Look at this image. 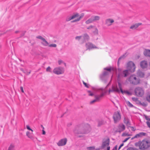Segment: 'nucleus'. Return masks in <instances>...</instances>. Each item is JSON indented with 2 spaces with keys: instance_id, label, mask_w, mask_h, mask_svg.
I'll return each mask as SVG.
<instances>
[{
  "instance_id": "nucleus-1",
  "label": "nucleus",
  "mask_w": 150,
  "mask_h": 150,
  "mask_svg": "<svg viewBox=\"0 0 150 150\" xmlns=\"http://www.w3.org/2000/svg\"><path fill=\"white\" fill-rule=\"evenodd\" d=\"M127 65V69L123 71L122 72H120L118 75L120 73H122L123 75V77H125L128 74V71L131 72H134L135 71V65L132 62H129Z\"/></svg>"
},
{
  "instance_id": "nucleus-2",
  "label": "nucleus",
  "mask_w": 150,
  "mask_h": 150,
  "mask_svg": "<svg viewBox=\"0 0 150 150\" xmlns=\"http://www.w3.org/2000/svg\"><path fill=\"white\" fill-rule=\"evenodd\" d=\"M104 70H107L108 71H105L100 75V77L101 80L102 81H106L108 79V75L109 74V72H110L111 71H114V69L112 67H106L104 68Z\"/></svg>"
},
{
  "instance_id": "nucleus-3",
  "label": "nucleus",
  "mask_w": 150,
  "mask_h": 150,
  "mask_svg": "<svg viewBox=\"0 0 150 150\" xmlns=\"http://www.w3.org/2000/svg\"><path fill=\"white\" fill-rule=\"evenodd\" d=\"M123 77V75L122 73L119 74L117 76V82L118 83L119 88L120 89V92L122 93H125L128 95H131L132 93L127 91H123L122 89V85L121 83V79Z\"/></svg>"
},
{
  "instance_id": "nucleus-4",
  "label": "nucleus",
  "mask_w": 150,
  "mask_h": 150,
  "mask_svg": "<svg viewBox=\"0 0 150 150\" xmlns=\"http://www.w3.org/2000/svg\"><path fill=\"white\" fill-rule=\"evenodd\" d=\"M140 144L139 147V148L142 149L144 150L147 149L150 145V143L148 141L146 140H143L141 142H139L138 143L136 144Z\"/></svg>"
},
{
  "instance_id": "nucleus-5",
  "label": "nucleus",
  "mask_w": 150,
  "mask_h": 150,
  "mask_svg": "<svg viewBox=\"0 0 150 150\" xmlns=\"http://www.w3.org/2000/svg\"><path fill=\"white\" fill-rule=\"evenodd\" d=\"M129 81L131 83L134 85L139 84L140 81L139 79L137 78L135 75L131 76L129 79Z\"/></svg>"
},
{
  "instance_id": "nucleus-6",
  "label": "nucleus",
  "mask_w": 150,
  "mask_h": 150,
  "mask_svg": "<svg viewBox=\"0 0 150 150\" xmlns=\"http://www.w3.org/2000/svg\"><path fill=\"white\" fill-rule=\"evenodd\" d=\"M135 95L139 97H142L144 94V90L142 87H138L134 89Z\"/></svg>"
},
{
  "instance_id": "nucleus-7",
  "label": "nucleus",
  "mask_w": 150,
  "mask_h": 150,
  "mask_svg": "<svg viewBox=\"0 0 150 150\" xmlns=\"http://www.w3.org/2000/svg\"><path fill=\"white\" fill-rule=\"evenodd\" d=\"M88 131H84L83 130L82 126L81 125H77L75 127L74 130V133L76 134H84L88 132Z\"/></svg>"
},
{
  "instance_id": "nucleus-8",
  "label": "nucleus",
  "mask_w": 150,
  "mask_h": 150,
  "mask_svg": "<svg viewBox=\"0 0 150 150\" xmlns=\"http://www.w3.org/2000/svg\"><path fill=\"white\" fill-rule=\"evenodd\" d=\"M118 84V83H117ZM120 92V89L119 88L118 85H117V83L113 84L111 89H110L109 90V93L112 92H115L117 93H119Z\"/></svg>"
},
{
  "instance_id": "nucleus-9",
  "label": "nucleus",
  "mask_w": 150,
  "mask_h": 150,
  "mask_svg": "<svg viewBox=\"0 0 150 150\" xmlns=\"http://www.w3.org/2000/svg\"><path fill=\"white\" fill-rule=\"evenodd\" d=\"M26 128L28 130H30L31 132L27 131L26 132V135L29 138L31 139H34V137L33 136V130L30 128V127L29 125H26Z\"/></svg>"
},
{
  "instance_id": "nucleus-10",
  "label": "nucleus",
  "mask_w": 150,
  "mask_h": 150,
  "mask_svg": "<svg viewBox=\"0 0 150 150\" xmlns=\"http://www.w3.org/2000/svg\"><path fill=\"white\" fill-rule=\"evenodd\" d=\"M53 72L55 74L59 75L60 74L64 72V70L63 68L59 67L55 68L53 70Z\"/></svg>"
},
{
  "instance_id": "nucleus-11",
  "label": "nucleus",
  "mask_w": 150,
  "mask_h": 150,
  "mask_svg": "<svg viewBox=\"0 0 150 150\" xmlns=\"http://www.w3.org/2000/svg\"><path fill=\"white\" fill-rule=\"evenodd\" d=\"M113 118L115 123L119 121L121 118L120 113L118 112H115L113 115Z\"/></svg>"
},
{
  "instance_id": "nucleus-12",
  "label": "nucleus",
  "mask_w": 150,
  "mask_h": 150,
  "mask_svg": "<svg viewBox=\"0 0 150 150\" xmlns=\"http://www.w3.org/2000/svg\"><path fill=\"white\" fill-rule=\"evenodd\" d=\"M85 46L87 48L86 50H90L93 49L98 48L95 45L91 42H88L86 44Z\"/></svg>"
},
{
  "instance_id": "nucleus-13",
  "label": "nucleus",
  "mask_w": 150,
  "mask_h": 150,
  "mask_svg": "<svg viewBox=\"0 0 150 150\" xmlns=\"http://www.w3.org/2000/svg\"><path fill=\"white\" fill-rule=\"evenodd\" d=\"M67 142V139L66 138H64L61 139L57 143L58 146H64L66 145Z\"/></svg>"
},
{
  "instance_id": "nucleus-14",
  "label": "nucleus",
  "mask_w": 150,
  "mask_h": 150,
  "mask_svg": "<svg viewBox=\"0 0 150 150\" xmlns=\"http://www.w3.org/2000/svg\"><path fill=\"white\" fill-rule=\"evenodd\" d=\"M125 129V126L123 124H120L118 126L117 129L116 131L120 133L124 131Z\"/></svg>"
},
{
  "instance_id": "nucleus-15",
  "label": "nucleus",
  "mask_w": 150,
  "mask_h": 150,
  "mask_svg": "<svg viewBox=\"0 0 150 150\" xmlns=\"http://www.w3.org/2000/svg\"><path fill=\"white\" fill-rule=\"evenodd\" d=\"M146 133L143 132H141L139 133L136 134L134 137H132L131 139L132 140L134 139L137 138L138 139L139 138L142 137L146 135Z\"/></svg>"
},
{
  "instance_id": "nucleus-16",
  "label": "nucleus",
  "mask_w": 150,
  "mask_h": 150,
  "mask_svg": "<svg viewBox=\"0 0 150 150\" xmlns=\"http://www.w3.org/2000/svg\"><path fill=\"white\" fill-rule=\"evenodd\" d=\"M110 143V140L109 139H108L104 141L102 143V148H104L106 147L109 146Z\"/></svg>"
},
{
  "instance_id": "nucleus-17",
  "label": "nucleus",
  "mask_w": 150,
  "mask_h": 150,
  "mask_svg": "<svg viewBox=\"0 0 150 150\" xmlns=\"http://www.w3.org/2000/svg\"><path fill=\"white\" fill-rule=\"evenodd\" d=\"M114 22V20L111 18H108L106 20L105 24L108 26L111 25Z\"/></svg>"
},
{
  "instance_id": "nucleus-18",
  "label": "nucleus",
  "mask_w": 150,
  "mask_h": 150,
  "mask_svg": "<svg viewBox=\"0 0 150 150\" xmlns=\"http://www.w3.org/2000/svg\"><path fill=\"white\" fill-rule=\"evenodd\" d=\"M147 62L145 61H142L140 64V66L142 68L146 67L147 66Z\"/></svg>"
},
{
  "instance_id": "nucleus-19",
  "label": "nucleus",
  "mask_w": 150,
  "mask_h": 150,
  "mask_svg": "<svg viewBox=\"0 0 150 150\" xmlns=\"http://www.w3.org/2000/svg\"><path fill=\"white\" fill-rule=\"evenodd\" d=\"M141 24L142 23H136L131 26L130 28L132 29H135L137 28L139 25Z\"/></svg>"
},
{
  "instance_id": "nucleus-20",
  "label": "nucleus",
  "mask_w": 150,
  "mask_h": 150,
  "mask_svg": "<svg viewBox=\"0 0 150 150\" xmlns=\"http://www.w3.org/2000/svg\"><path fill=\"white\" fill-rule=\"evenodd\" d=\"M144 54L145 56L150 57V50L145 49Z\"/></svg>"
},
{
  "instance_id": "nucleus-21",
  "label": "nucleus",
  "mask_w": 150,
  "mask_h": 150,
  "mask_svg": "<svg viewBox=\"0 0 150 150\" xmlns=\"http://www.w3.org/2000/svg\"><path fill=\"white\" fill-rule=\"evenodd\" d=\"M124 122L127 126H129L130 125L129 120L127 118H124Z\"/></svg>"
},
{
  "instance_id": "nucleus-22",
  "label": "nucleus",
  "mask_w": 150,
  "mask_h": 150,
  "mask_svg": "<svg viewBox=\"0 0 150 150\" xmlns=\"http://www.w3.org/2000/svg\"><path fill=\"white\" fill-rule=\"evenodd\" d=\"M104 93H102L99 95H96L95 96V98L98 101H99L100 99L103 96Z\"/></svg>"
},
{
  "instance_id": "nucleus-23",
  "label": "nucleus",
  "mask_w": 150,
  "mask_h": 150,
  "mask_svg": "<svg viewBox=\"0 0 150 150\" xmlns=\"http://www.w3.org/2000/svg\"><path fill=\"white\" fill-rule=\"evenodd\" d=\"M92 17L94 22L98 21L100 19V17L97 16H93Z\"/></svg>"
},
{
  "instance_id": "nucleus-24",
  "label": "nucleus",
  "mask_w": 150,
  "mask_h": 150,
  "mask_svg": "<svg viewBox=\"0 0 150 150\" xmlns=\"http://www.w3.org/2000/svg\"><path fill=\"white\" fill-rule=\"evenodd\" d=\"M83 37L84 41H88L89 39V35L86 33H85L83 35Z\"/></svg>"
},
{
  "instance_id": "nucleus-25",
  "label": "nucleus",
  "mask_w": 150,
  "mask_h": 150,
  "mask_svg": "<svg viewBox=\"0 0 150 150\" xmlns=\"http://www.w3.org/2000/svg\"><path fill=\"white\" fill-rule=\"evenodd\" d=\"M42 41V42L41 43L43 45L45 46H47L48 45V43L44 38H43Z\"/></svg>"
},
{
  "instance_id": "nucleus-26",
  "label": "nucleus",
  "mask_w": 150,
  "mask_h": 150,
  "mask_svg": "<svg viewBox=\"0 0 150 150\" xmlns=\"http://www.w3.org/2000/svg\"><path fill=\"white\" fill-rule=\"evenodd\" d=\"M137 74L138 76L141 77H143L144 76V73L140 70L138 71Z\"/></svg>"
},
{
  "instance_id": "nucleus-27",
  "label": "nucleus",
  "mask_w": 150,
  "mask_h": 150,
  "mask_svg": "<svg viewBox=\"0 0 150 150\" xmlns=\"http://www.w3.org/2000/svg\"><path fill=\"white\" fill-rule=\"evenodd\" d=\"M93 19L92 17H91L90 18L88 19L86 21V24H89L90 23H92L93 22Z\"/></svg>"
},
{
  "instance_id": "nucleus-28",
  "label": "nucleus",
  "mask_w": 150,
  "mask_h": 150,
  "mask_svg": "<svg viewBox=\"0 0 150 150\" xmlns=\"http://www.w3.org/2000/svg\"><path fill=\"white\" fill-rule=\"evenodd\" d=\"M8 150H15L14 145L11 144L9 147Z\"/></svg>"
},
{
  "instance_id": "nucleus-29",
  "label": "nucleus",
  "mask_w": 150,
  "mask_h": 150,
  "mask_svg": "<svg viewBox=\"0 0 150 150\" xmlns=\"http://www.w3.org/2000/svg\"><path fill=\"white\" fill-rule=\"evenodd\" d=\"M93 33L95 35H97L98 34V30L96 28H94L93 30Z\"/></svg>"
},
{
  "instance_id": "nucleus-30",
  "label": "nucleus",
  "mask_w": 150,
  "mask_h": 150,
  "mask_svg": "<svg viewBox=\"0 0 150 150\" xmlns=\"http://www.w3.org/2000/svg\"><path fill=\"white\" fill-rule=\"evenodd\" d=\"M83 16H84V14H83L81 16H80L79 18L72 21V22H77V21H79L81 19V18H82V17Z\"/></svg>"
},
{
  "instance_id": "nucleus-31",
  "label": "nucleus",
  "mask_w": 150,
  "mask_h": 150,
  "mask_svg": "<svg viewBox=\"0 0 150 150\" xmlns=\"http://www.w3.org/2000/svg\"><path fill=\"white\" fill-rule=\"evenodd\" d=\"M104 124V122L103 121L101 120L98 122V126H100Z\"/></svg>"
},
{
  "instance_id": "nucleus-32",
  "label": "nucleus",
  "mask_w": 150,
  "mask_h": 150,
  "mask_svg": "<svg viewBox=\"0 0 150 150\" xmlns=\"http://www.w3.org/2000/svg\"><path fill=\"white\" fill-rule=\"evenodd\" d=\"M126 103L127 105L130 107H133L134 106L129 101H128L126 102Z\"/></svg>"
},
{
  "instance_id": "nucleus-33",
  "label": "nucleus",
  "mask_w": 150,
  "mask_h": 150,
  "mask_svg": "<svg viewBox=\"0 0 150 150\" xmlns=\"http://www.w3.org/2000/svg\"><path fill=\"white\" fill-rule=\"evenodd\" d=\"M79 15L78 13H76L73 15L71 16V19H74L77 17H78L79 16Z\"/></svg>"
},
{
  "instance_id": "nucleus-34",
  "label": "nucleus",
  "mask_w": 150,
  "mask_h": 150,
  "mask_svg": "<svg viewBox=\"0 0 150 150\" xmlns=\"http://www.w3.org/2000/svg\"><path fill=\"white\" fill-rule=\"evenodd\" d=\"M88 150H94L95 149V147L94 146H91L87 148Z\"/></svg>"
},
{
  "instance_id": "nucleus-35",
  "label": "nucleus",
  "mask_w": 150,
  "mask_h": 150,
  "mask_svg": "<svg viewBox=\"0 0 150 150\" xmlns=\"http://www.w3.org/2000/svg\"><path fill=\"white\" fill-rule=\"evenodd\" d=\"M130 135H131L130 134H129L127 133H122V136L123 137H125V136H130Z\"/></svg>"
},
{
  "instance_id": "nucleus-36",
  "label": "nucleus",
  "mask_w": 150,
  "mask_h": 150,
  "mask_svg": "<svg viewBox=\"0 0 150 150\" xmlns=\"http://www.w3.org/2000/svg\"><path fill=\"white\" fill-rule=\"evenodd\" d=\"M46 71L47 72H52L51 68L50 67H48L46 69Z\"/></svg>"
},
{
  "instance_id": "nucleus-37",
  "label": "nucleus",
  "mask_w": 150,
  "mask_h": 150,
  "mask_svg": "<svg viewBox=\"0 0 150 150\" xmlns=\"http://www.w3.org/2000/svg\"><path fill=\"white\" fill-rule=\"evenodd\" d=\"M132 99L133 101H135V102H137L138 101H139L138 100V99L136 98L132 97Z\"/></svg>"
},
{
  "instance_id": "nucleus-38",
  "label": "nucleus",
  "mask_w": 150,
  "mask_h": 150,
  "mask_svg": "<svg viewBox=\"0 0 150 150\" xmlns=\"http://www.w3.org/2000/svg\"><path fill=\"white\" fill-rule=\"evenodd\" d=\"M49 46L50 47H55L57 46V45L56 44H52L50 45Z\"/></svg>"
},
{
  "instance_id": "nucleus-39",
  "label": "nucleus",
  "mask_w": 150,
  "mask_h": 150,
  "mask_svg": "<svg viewBox=\"0 0 150 150\" xmlns=\"http://www.w3.org/2000/svg\"><path fill=\"white\" fill-rule=\"evenodd\" d=\"M71 16H68L66 19V21H69L71 20V19H71Z\"/></svg>"
},
{
  "instance_id": "nucleus-40",
  "label": "nucleus",
  "mask_w": 150,
  "mask_h": 150,
  "mask_svg": "<svg viewBox=\"0 0 150 150\" xmlns=\"http://www.w3.org/2000/svg\"><path fill=\"white\" fill-rule=\"evenodd\" d=\"M88 95L89 96H92L93 95V94L90 91H88Z\"/></svg>"
},
{
  "instance_id": "nucleus-41",
  "label": "nucleus",
  "mask_w": 150,
  "mask_h": 150,
  "mask_svg": "<svg viewBox=\"0 0 150 150\" xmlns=\"http://www.w3.org/2000/svg\"><path fill=\"white\" fill-rule=\"evenodd\" d=\"M146 99L148 101L150 102V95L147 96L146 97Z\"/></svg>"
},
{
  "instance_id": "nucleus-42",
  "label": "nucleus",
  "mask_w": 150,
  "mask_h": 150,
  "mask_svg": "<svg viewBox=\"0 0 150 150\" xmlns=\"http://www.w3.org/2000/svg\"><path fill=\"white\" fill-rule=\"evenodd\" d=\"M36 38H38V39H41V40H42L44 38L42 37L41 36H37L36 37Z\"/></svg>"
},
{
  "instance_id": "nucleus-43",
  "label": "nucleus",
  "mask_w": 150,
  "mask_h": 150,
  "mask_svg": "<svg viewBox=\"0 0 150 150\" xmlns=\"http://www.w3.org/2000/svg\"><path fill=\"white\" fill-rule=\"evenodd\" d=\"M94 28V26L92 25H90L87 28V29H93Z\"/></svg>"
},
{
  "instance_id": "nucleus-44",
  "label": "nucleus",
  "mask_w": 150,
  "mask_h": 150,
  "mask_svg": "<svg viewBox=\"0 0 150 150\" xmlns=\"http://www.w3.org/2000/svg\"><path fill=\"white\" fill-rule=\"evenodd\" d=\"M83 82L86 87L87 88L89 87L88 85V84H87L86 83H85L84 81H83Z\"/></svg>"
},
{
  "instance_id": "nucleus-45",
  "label": "nucleus",
  "mask_w": 150,
  "mask_h": 150,
  "mask_svg": "<svg viewBox=\"0 0 150 150\" xmlns=\"http://www.w3.org/2000/svg\"><path fill=\"white\" fill-rule=\"evenodd\" d=\"M81 36H76L75 37V39L76 40H79L80 39H81Z\"/></svg>"
},
{
  "instance_id": "nucleus-46",
  "label": "nucleus",
  "mask_w": 150,
  "mask_h": 150,
  "mask_svg": "<svg viewBox=\"0 0 150 150\" xmlns=\"http://www.w3.org/2000/svg\"><path fill=\"white\" fill-rule=\"evenodd\" d=\"M131 129L132 131H135L136 130V128L133 127H129Z\"/></svg>"
},
{
  "instance_id": "nucleus-47",
  "label": "nucleus",
  "mask_w": 150,
  "mask_h": 150,
  "mask_svg": "<svg viewBox=\"0 0 150 150\" xmlns=\"http://www.w3.org/2000/svg\"><path fill=\"white\" fill-rule=\"evenodd\" d=\"M96 101H98L95 98V99L91 101V102H90V103L91 104H92V103H93L95 102H96Z\"/></svg>"
},
{
  "instance_id": "nucleus-48",
  "label": "nucleus",
  "mask_w": 150,
  "mask_h": 150,
  "mask_svg": "<svg viewBox=\"0 0 150 150\" xmlns=\"http://www.w3.org/2000/svg\"><path fill=\"white\" fill-rule=\"evenodd\" d=\"M146 123L148 127L150 128V122L149 121H147Z\"/></svg>"
},
{
  "instance_id": "nucleus-49",
  "label": "nucleus",
  "mask_w": 150,
  "mask_h": 150,
  "mask_svg": "<svg viewBox=\"0 0 150 150\" xmlns=\"http://www.w3.org/2000/svg\"><path fill=\"white\" fill-rule=\"evenodd\" d=\"M63 62V61L61 60H59L58 61V63L59 65H60Z\"/></svg>"
},
{
  "instance_id": "nucleus-50",
  "label": "nucleus",
  "mask_w": 150,
  "mask_h": 150,
  "mask_svg": "<svg viewBox=\"0 0 150 150\" xmlns=\"http://www.w3.org/2000/svg\"><path fill=\"white\" fill-rule=\"evenodd\" d=\"M130 138V137H128V138H126L125 140L123 141V142H125L127 141V140H128L129 138Z\"/></svg>"
},
{
  "instance_id": "nucleus-51",
  "label": "nucleus",
  "mask_w": 150,
  "mask_h": 150,
  "mask_svg": "<svg viewBox=\"0 0 150 150\" xmlns=\"http://www.w3.org/2000/svg\"><path fill=\"white\" fill-rule=\"evenodd\" d=\"M123 145H124L123 143H122L120 145V146L119 147L118 150H119L120 149V148L123 146Z\"/></svg>"
},
{
  "instance_id": "nucleus-52",
  "label": "nucleus",
  "mask_w": 150,
  "mask_h": 150,
  "mask_svg": "<svg viewBox=\"0 0 150 150\" xmlns=\"http://www.w3.org/2000/svg\"><path fill=\"white\" fill-rule=\"evenodd\" d=\"M145 118L147 120L150 121V118L148 117L147 116H145Z\"/></svg>"
},
{
  "instance_id": "nucleus-53",
  "label": "nucleus",
  "mask_w": 150,
  "mask_h": 150,
  "mask_svg": "<svg viewBox=\"0 0 150 150\" xmlns=\"http://www.w3.org/2000/svg\"><path fill=\"white\" fill-rule=\"evenodd\" d=\"M20 89L22 92L24 93L23 88L22 86H21L20 87Z\"/></svg>"
},
{
  "instance_id": "nucleus-54",
  "label": "nucleus",
  "mask_w": 150,
  "mask_h": 150,
  "mask_svg": "<svg viewBox=\"0 0 150 150\" xmlns=\"http://www.w3.org/2000/svg\"><path fill=\"white\" fill-rule=\"evenodd\" d=\"M117 146L116 145L114 148L112 150H116L117 148Z\"/></svg>"
},
{
  "instance_id": "nucleus-55",
  "label": "nucleus",
  "mask_w": 150,
  "mask_h": 150,
  "mask_svg": "<svg viewBox=\"0 0 150 150\" xmlns=\"http://www.w3.org/2000/svg\"><path fill=\"white\" fill-rule=\"evenodd\" d=\"M127 150H134V149L132 148H129Z\"/></svg>"
},
{
  "instance_id": "nucleus-56",
  "label": "nucleus",
  "mask_w": 150,
  "mask_h": 150,
  "mask_svg": "<svg viewBox=\"0 0 150 150\" xmlns=\"http://www.w3.org/2000/svg\"><path fill=\"white\" fill-rule=\"evenodd\" d=\"M20 70L21 71H22L23 72H24L25 73V72L24 71L23 69L22 68H20Z\"/></svg>"
},
{
  "instance_id": "nucleus-57",
  "label": "nucleus",
  "mask_w": 150,
  "mask_h": 150,
  "mask_svg": "<svg viewBox=\"0 0 150 150\" xmlns=\"http://www.w3.org/2000/svg\"><path fill=\"white\" fill-rule=\"evenodd\" d=\"M45 134V132L44 130H42V134Z\"/></svg>"
},
{
  "instance_id": "nucleus-58",
  "label": "nucleus",
  "mask_w": 150,
  "mask_h": 150,
  "mask_svg": "<svg viewBox=\"0 0 150 150\" xmlns=\"http://www.w3.org/2000/svg\"><path fill=\"white\" fill-rule=\"evenodd\" d=\"M31 71H30L27 73H26V74L27 75H29L31 73Z\"/></svg>"
},
{
  "instance_id": "nucleus-59",
  "label": "nucleus",
  "mask_w": 150,
  "mask_h": 150,
  "mask_svg": "<svg viewBox=\"0 0 150 150\" xmlns=\"http://www.w3.org/2000/svg\"><path fill=\"white\" fill-rule=\"evenodd\" d=\"M121 59V57H120V58L118 60V62H119V61H120V59Z\"/></svg>"
},
{
  "instance_id": "nucleus-60",
  "label": "nucleus",
  "mask_w": 150,
  "mask_h": 150,
  "mask_svg": "<svg viewBox=\"0 0 150 150\" xmlns=\"http://www.w3.org/2000/svg\"><path fill=\"white\" fill-rule=\"evenodd\" d=\"M144 103H143V104H142V103H141V104H142V105H144Z\"/></svg>"
},
{
  "instance_id": "nucleus-61",
  "label": "nucleus",
  "mask_w": 150,
  "mask_h": 150,
  "mask_svg": "<svg viewBox=\"0 0 150 150\" xmlns=\"http://www.w3.org/2000/svg\"><path fill=\"white\" fill-rule=\"evenodd\" d=\"M112 76H113V75H112Z\"/></svg>"
}]
</instances>
